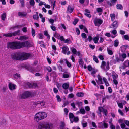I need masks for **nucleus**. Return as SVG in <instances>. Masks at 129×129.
Wrapping results in <instances>:
<instances>
[{"label": "nucleus", "mask_w": 129, "mask_h": 129, "mask_svg": "<svg viewBox=\"0 0 129 129\" xmlns=\"http://www.w3.org/2000/svg\"><path fill=\"white\" fill-rule=\"evenodd\" d=\"M47 70L49 72H51L52 71L51 68L50 67H48L47 68Z\"/></svg>", "instance_id": "nucleus-60"}, {"label": "nucleus", "mask_w": 129, "mask_h": 129, "mask_svg": "<svg viewBox=\"0 0 129 129\" xmlns=\"http://www.w3.org/2000/svg\"><path fill=\"white\" fill-rule=\"evenodd\" d=\"M64 43H70L71 41H70V40L68 39H66L65 40H64Z\"/></svg>", "instance_id": "nucleus-54"}, {"label": "nucleus", "mask_w": 129, "mask_h": 129, "mask_svg": "<svg viewBox=\"0 0 129 129\" xmlns=\"http://www.w3.org/2000/svg\"><path fill=\"white\" fill-rule=\"evenodd\" d=\"M89 47L91 48L92 49H94L95 46L94 45H93L91 44H90L89 45Z\"/></svg>", "instance_id": "nucleus-63"}, {"label": "nucleus", "mask_w": 129, "mask_h": 129, "mask_svg": "<svg viewBox=\"0 0 129 129\" xmlns=\"http://www.w3.org/2000/svg\"><path fill=\"white\" fill-rule=\"evenodd\" d=\"M110 127L111 129H115V127L113 124H111V125H110Z\"/></svg>", "instance_id": "nucleus-51"}, {"label": "nucleus", "mask_w": 129, "mask_h": 129, "mask_svg": "<svg viewBox=\"0 0 129 129\" xmlns=\"http://www.w3.org/2000/svg\"><path fill=\"white\" fill-rule=\"evenodd\" d=\"M35 2L34 0H30V4L31 6H34L35 4Z\"/></svg>", "instance_id": "nucleus-49"}, {"label": "nucleus", "mask_w": 129, "mask_h": 129, "mask_svg": "<svg viewBox=\"0 0 129 129\" xmlns=\"http://www.w3.org/2000/svg\"><path fill=\"white\" fill-rule=\"evenodd\" d=\"M39 18L38 15H34L33 16V18L35 20H38Z\"/></svg>", "instance_id": "nucleus-39"}, {"label": "nucleus", "mask_w": 129, "mask_h": 129, "mask_svg": "<svg viewBox=\"0 0 129 129\" xmlns=\"http://www.w3.org/2000/svg\"><path fill=\"white\" fill-rule=\"evenodd\" d=\"M111 26L113 28H116L118 26V22L117 21H115L112 24Z\"/></svg>", "instance_id": "nucleus-11"}, {"label": "nucleus", "mask_w": 129, "mask_h": 129, "mask_svg": "<svg viewBox=\"0 0 129 129\" xmlns=\"http://www.w3.org/2000/svg\"><path fill=\"white\" fill-rule=\"evenodd\" d=\"M110 16L111 18V20L112 21H113L115 19V14L114 13L111 14H110Z\"/></svg>", "instance_id": "nucleus-25"}, {"label": "nucleus", "mask_w": 129, "mask_h": 129, "mask_svg": "<svg viewBox=\"0 0 129 129\" xmlns=\"http://www.w3.org/2000/svg\"><path fill=\"white\" fill-rule=\"evenodd\" d=\"M7 88V86H3V87L2 89V91L3 92H4L6 91Z\"/></svg>", "instance_id": "nucleus-64"}, {"label": "nucleus", "mask_w": 129, "mask_h": 129, "mask_svg": "<svg viewBox=\"0 0 129 129\" xmlns=\"http://www.w3.org/2000/svg\"><path fill=\"white\" fill-rule=\"evenodd\" d=\"M21 98L23 99H25L27 97L26 95L25 94V92H24L21 95Z\"/></svg>", "instance_id": "nucleus-34"}, {"label": "nucleus", "mask_w": 129, "mask_h": 129, "mask_svg": "<svg viewBox=\"0 0 129 129\" xmlns=\"http://www.w3.org/2000/svg\"><path fill=\"white\" fill-rule=\"evenodd\" d=\"M14 76L15 78L17 79L18 78L20 77V75L19 74L16 73L14 75Z\"/></svg>", "instance_id": "nucleus-36"}, {"label": "nucleus", "mask_w": 129, "mask_h": 129, "mask_svg": "<svg viewBox=\"0 0 129 129\" xmlns=\"http://www.w3.org/2000/svg\"><path fill=\"white\" fill-rule=\"evenodd\" d=\"M120 126L122 128L124 129L125 127V125L124 123H122L121 124Z\"/></svg>", "instance_id": "nucleus-58"}, {"label": "nucleus", "mask_w": 129, "mask_h": 129, "mask_svg": "<svg viewBox=\"0 0 129 129\" xmlns=\"http://www.w3.org/2000/svg\"><path fill=\"white\" fill-rule=\"evenodd\" d=\"M20 30H18L13 33H10L6 34H4L3 36H5L6 37H11L17 35H19L20 33Z\"/></svg>", "instance_id": "nucleus-4"}, {"label": "nucleus", "mask_w": 129, "mask_h": 129, "mask_svg": "<svg viewBox=\"0 0 129 129\" xmlns=\"http://www.w3.org/2000/svg\"><path fill=\"white\" fill-rule=\"evenodd\" d=\"M26 85L28 86V87L29 88H31L33 87L32 83H30L28 82L26 83Z\"/></svg>", "instance_id": "nucleus-43"}, {"label": "nucleus", "mask_w": 129, "mask_h": 129, "mask_svg": "<svg viewBox=\"0 0 129 129\" xmlns=\"http://www.w3.org/2000/svg\"><path fill=\"white\" fill-rule=\"evenodd\" d=\"M94 23L95 26H99L102 23L103 21L100 19L96 18L94 20Z\"/></svg>", "instance_id": "nucleus-8"}, {"label": "nucleus", "mask_w": 129, "mask_h": 129, "mask_svg": "<svg viewBox=\"0 0 129 129\" xmlns=\"http://www.w3.org/2000/svg\"><path fill=\"white\" fill-rule=\"evenodd\" d=\"M108 53L110 55H112L113 54L112 51L110 49L108 48L107 49Z\"/></svg>", "instance_id": "nucleus-23"}, {"label": "nucleus", "mask_w": 129, "mask_h": 129, "mask_svg": "<svg viewBox=\"0 0 129 129\" xmlns=\"http://www.w3.org/2000/svg\"><path fill=\"white\" fill-rule=\"evenodd\" d=\"M93 59L94 60L96 63H98L99 61L98 59L97 58V57L95 56H93Z\"/></svg>", "instance_id": "nucleus-41"}, {"label": "nucleus", "mask_w": 129, "mask_h": 129, "mask_svg": "<svg viewBox=\"0 0 129 129\" xmlns=\"http://www.w3.org/2000/svg\"><path fill=\"white\" fill-rule=\"evenodd\" d=\"M104 110V109L101 107H98V110L99 111V112L98 113L99 114L101 115V112H103V111Z\"/></svg>", "instance_id": "nucleus-32"}, {"label": "nucleus", "mask_w": 129, "mask_h": 129, "mask_svg": "<svg viewBox=\"0 0 129 129\" xmlns=\"http://www.w3.org/2000/svg\"><path fill=\"white\" fill-rule=\"evenodd\" d=\"M80 112L83 114H84L85 113V110L84 109H81L80 110Z\"/></svg>", "instance_id": "nucleus-38"}, {"label": "nucleus", "mask_w": 129, "mask_h": 129, "mask_svg": "<svg viewBox=\"0 0 129 129\" xmlns=\"http://www.w3.org/2000/svg\"><path fill=\"white\" fill-rule=\"evenodd\" d=\"M78 19H75L73 22V23L74 25H75L78 22Z\"/></svg>", "instance_id": "nucleus-50"}, {"label": "nucleus", "mask_w": 129, "mask_h": 129, "mask_svg": "<svg viewBox=\"0 0 129 129\" xmlns=\"http://www.w3.org/2000/svg\"><path fill=\"white\" fill-rule=\"evenodd\" d=\"M125 67H127L129 66V60L125 61L123 63Z\"/></svg>", "instance_id": "nucleus-28"}, {"label": "nucleus", "mask_w": 129, "mask_h": 129, "mask_svg": "<svg viewBox=\"0 0 129 129\" xmlns=\"http://www.w3.org/2000/svg\"><path fill=\"white\" fill-rule=\"evenodd\" d=\"M69 77V75L68 74H64L63 75V78H67Z\"/></svg>", "instance_id": "nucleus-44"}, {"label": "nucleus", "mask_w": 129, "mask_h": 129, "mask_svg": "<svg viewBox=\"0 0 129 129\" xmlns=\"http://www.w3.org/2000/svg\"><path fill=\"white\" fill-rule=\"evenodd\" d=\"M39 38V39H43L44 36L41 33H39L38 34Z\"/></svg>", "instance_id": "nucleus-47"}, {"label": "nucleus", "mask_w": 129, "mask_h": 129, "mask_svg": "<svg viewBox=\"0 0 129 129\" xmlns=\"http://www.w3.org/2000/svg\"><path fill=\"white\" fill-rule=\"evenodd\" d=\"M103 80L106 86H108L109 85V84L108 82L107 79L105 77H103Z\"/></svg>", "instance_id": "nucleus-21"}, {"label": "nucleus", "mask_w": 129, "mask_h": 129, "mask_svg": "<svg viewBox=\"0 0 129 129\" xmlns=\"http://www.w3.org/2000/svg\"><path fill=\"white\" fill-rule=\"evenodd\" d=\"M99 38V36H96L93 38L92 39L94 41V42L95 43H96L98 42Z\"/></svg>", "instance_id": "nucleus-20"}, {"label": "nucleus", "mask_w": 129, "mask_h": 129, "mask_svg": "<svg viewBox=\"0 0 129 129\" xmlns=\"http://www.w3.org/2000/svg\"><path fill=\"white\" fill-rule=\"evenodd\" d=\"M73 10L74 8H72L69 5L67 12V13H71L73 11Z\"/></svg>", "instance_id": "nucleus-14"}, {"label": "nucleus", "mask_w": 129, "mask_h": 129, "mask_svg": "<svg viewBox=\"0 0 129 129\" xmlns=\"http://www.w3.org/2000/svg\"><path fill=\"white\" fill-rule=\"evenodd\" d=\"M6 13H4L1 16V18L3 20H5L6 17Z\"/></svg>", "instance_id": "nucleus-24"}, {"label": "nucleus", "mask_w": 129, "mask_h": 129, "mask_svg": "<svg viewBox=\"0 0 129 129\" xmlns=\"http://www.w3.org/2000/svg\"><path fill=\"white\" fill-rule=\"evenodd\" d=\"M124 122L129 127V121L125 120L124 121Z\"/></svg>", "instance_id": "nucleus-53"}, {"label": "nucleus", "mask_w": 129, "mask_h": 129, "mask_svg": "<svg viewBox=\"0 0 129 129\" xmlns=\"http://www.w3.org/2000/svg\"><path fill=\"white\" fill-rule=\"evenodd\" d=\"M38 43H39L41 44V46H44V42L43 41H38Z\"/></svg>", "instance_id": "nucleus-57"}, {"label": "nucleus", "mask_w": 129, "mask_h": 129, "mask_svg": "<svg viewBox=\"0 0 129 129\" xmlns=\"http://www.w3.org/2000/svg\"><path fill=\"white\" fill-rule=\"evenodd\" d=\"M69 86V83H64L62 85L63 88L65 90L68 89Z\"/></svg>", "instance_id": "nucleus-12"}, {"label": "nucleus", "mask_w": 129, "mask_h": 129, "mask_svg": "<svg viewBox=\"0 0 129 129\" xmlns=\"http://www.w3.org/2000/svg\"><path fill=\"white\" fill-rule=\"evenodd\" d=\"M112 75L113 80L116 79L117 78L118 75L114 71H113L112 72Z\"/></svg>", "instance_id": "nucleus-13"}, {"label": "nucleus", "mask_w": 129, "mask_h": 129, "mask_svg": "<svg viewBox=\"0 0 129 129\" xmlns=\"http://www.w3.org/2000/svg\"><path fill=\"white\" fill-rule=\"evenodd\" d=\"M101 68L105 71L108 70L109 69V67L108 65H107L106 63L104 61H102L101 66Z\"/></svg>", "instance_id": "nucleus-5"}, {"label": "nucleus", "mask_w": 129, "mask_h": 129, "mask_svg": "<svg viewBox=\"0 0 129 129\" xmlns=\"http://www.w3.org/2000/svg\"><path fill=\"white\" fill-rule=\"evenodd\" d=\"M81 36L82 38L85 39V41L86 42H87L88 39L86 36V34L85 33H82L81 34Z\"/></svg>", "instance_id": "nucleus-19"}, {"label": "nucleus", "mask_w": 129, "mask_h": 129, "mask_svg": "<svg viewBox=\"0 0 129 129\" xmlns=\"http://www.w3.org/2000/svg\"><path fill=\"white\" fill-rule=\"evenodd\" d=\"M52 126L50 124H40L38 127L39 128L41 129L42 128H44L45 129H51L52 127Z\"/></svg>", "instance_id": "nucleus-6"}, {"label": "nucleus", "mask_w": 129, "mask_h": 129, "mask_svg": "<svg viewBox=\"0 0 129 129\" xmlns=\"http://www.w3.org/2000/svg\"><path fill=\"white\" fill-rule=\"evenodd\" d=\"M28 37L25 36H20L18 39L20 40H24L28 38Z\"/></svg>", "instance_id": "nucleus-17"}, {"label": "nucleus", "mask_w": 129, "mask_h": 129, "mask_svg": "<svg viewBox=\"0 0 129 129\" xmlns=\"http://www.w3.org/2000/svg\"><path fill=\"white\" fill-rule=\"evenodd\" d=\"M31 55L27 53H17L11 55L12 58L13 59L16 60H24L28 59L31 57Z\"/></svg>", "instance_id": "nucleus-2"}, {"label": "nucleus", "mask_w": 129, "mask_h": 129, "mask_svg": "<svg viewBox=\"0 0 129 129\" xmlns=\"http://www.w3.org/2000/svg\"><path fill=\"white\" fill-rule=\"evenodd\" d=\"M60 34L58 33H57L56 32H55V33L54 34V37L58 38L60 36Z\"/></svg>", "instance_id": "nucleus-37"}, {"label": "nucleus", "mask_w": 129, "mask_h": 129, "mask_svg": "<svg viewBox=\"0 0 129 129\" xmlns=\"http://www.w3.org/2000/svg\"><path fill=\"white\" fill-rule=\"evenodd\" d=\"M121 55L122 58V59H123L124 60V59L126 57V55L125 53H123Z\"/></svg>", "instance_id": "nucleus-46"}, {"label": "nucleus", "mask_w": 129, "mask_h": 129, "mask_svg": "<svg viewBox=\"0 0 129 129\" xmlns=\"http://www.w3.org/2000/svg\"><path fill=\"white\" fill-rule=\"evenodd\" d=\"M127 45H123L120 47L121 51L122 52H124L127 48Z\"/></svg>", "instance_id": "nucleus-15"}, {"label": "nucleus", "mask_w": 129, "mask_h": 129, "mask_svg": "<svg viewBox=\"0 0 129 129\" xmlns=\"http://www.w3.org/2000/svg\"><path fill=\"white\" fill-rule=\"evenodd\" d=\"M16 86L14 84H12L11 83H10L9 84V89L11 90H13L15 89Z\"/></svg>", "instance_id": "nucleus-10"}, {"label": "nucleus", "mask_w": 129, "mask_h": 129, "mask_svg": "<svg viewBox=\"0 0 129 129\" xmlns=\"http://www.w3.org/2000/svg\"><path fill=\"white\" fill-rule=\"evenodd\" d=\"M98 80H96L97 83L99 85L103 84V83L102 81V78L99 75H98Z\"/></svg>", "instance_id": "nucleus-9"}, {"label": "nucleus", "mask_w": 129, "mask_h": 129, "mask_svg": "<svg viewBox=\"0 0 129 129\" xmlns=\"http://www.w3.org/2000/svg\"><path fill=\"white\" fill-rule=\"evenodd\" d=\"M52 49L54 50V52H55L56 50V48L55 45H52Z\"/></svg>", "instance_id": "nucleus-56"}, {"label": "nucleus", "mask_w": 129, "mask_h": 129, "mask_svg": "<svg viewBox=\"0 0 129 129\" xmlns=\"http://www.w3.org/2000/svg\"><path fill=\"white\" fill-rule=\"evenodd\" d=\"M103 80L106 86H108L109 85V84L108 82L107 79L105 77H103Z\"/></svg>", "instance_id": "nucleus-22"}, {"label": "nucleus", "mask_w": 129, "mask_h": 129, "mask_svg": "<svg viewBox=\"0 0 129 129\" xmlns=\"http://www.w3.org/2000/svg\"><path fill=\"white\" fill-rule=\"evenodd\" d=\"M76 95L78 97H82L84 95V93L83 92H78L77 94Z\"/></svg>", "instance_id": "nucleus-29"}, {"label": "nucleus", "mask_w": 129, "mask_h": 129, "mask_svg": "<svg viewBox=\"0 0 129 129\" xmlns=\"http://www.w3.org/2000/svg\"><path fill=\"white\" fill-rule=\"evenodd\" d=\"M27 96V97L31 96L32 95V93L31 92L28 91L25 92Z\"/></svg>", "instance_id": "nucleus-33"}, {"label": "nucleus", "mask_w": 129, "mask_h": 129, "mask_svg": "<svg viewBox=\"0 0 129 129\" xmlns=\"http://www.w3.org/2000/svg\"><path fill=\"white\" fill-rule=\"evenodd\" d=\"M116 60L118 62H119V61H121L122 62L124 61L123 59H121L120 58H116Z\"/></svg>", "instance_id": "nucleus-61"}, {"label": "nucleus", "mask_w": 129, "mask_h": 129, "mask_svg": "<svg viewBox=\"0 0 129 129\" xmlns=\"http://www.w3.org/2000/svg\"><path fill=\"white\" fill-rule=\"evenodd\" d=\"M32 45L28 41L22 42H13L10 43L8 44V47L12 49H18L24 47H30Z\"/></svg>", "instance_id": "nucleus-1"}, {"label": "nucleus", "mask_w": 129, "mask_h": 129, "mask_svg": "<svg viewBox=\"0 0 129 129\" xmlns=\"http://www.w3.org/2000/svg\"><path fill=\"white\" fill-rule=\"evenodd\" d=\"M103 125L105 128H107L108 126V124L105 122L104 123Z\"/></svg>", "instance_id": "nucleus-52"}, {"label": "nucleus", "mask_w": 129, "mask_h": 129, "mask_svg": "<svg viewBox=\"0 0 129 129\" xmlns=\"http://www.w3.org/2000/svg\"><path fill=\"white\" fill-rule=\"evenodd\" d=\"M27 70L31 72H33L34 70V68L31 66L28 67L27 69Z\"/></svg>", "instance_id": "nucleus-30"}, {"label": "nucleus", "mask_w": 129, "mask_h": 129, "mask_svg": "<svg viewBox=\"0 0 129 129\" xmlns=\"http://www.w3.org/2000/svg\"><path fill=\"white\" fill-rule=\"evenodd\" d=\"M18 14L19 16L21 17H25L27 15L26 13H24L22 12H18Z\"/></svg>", "instance_id": "nucleus-18"}, {"label": "nucleus", "mask_w": 129, "mask_h": 129, "mask_svg": "<svg viewBox=\"0 0 129 129\" xmlns=\"http://www.w3.org/2000/svg\"><path fill=\"white\" fill-rule=\"evenodd\" d=\"M72 51V53L74 54H75L77 53V51L76 49L74 48H73L72 49H71Z\"/></svg>", "instance_id": "nucleus-45"}, {"label": "nucleus", "mask_w": 129, "mask_h": 129, "mask_svg": "<svg viewBox=\"0 0 129 129\" xmlns=\"http://www.w3.org/2000/svg\"><path fill=\"white\" fill-rule=\"evenodd\" d=\"M47 116V114L45 112H42L41 113H38L35 115V119L36 121L38 122L40 120H41L43 119L46 118Z\"/></svg>", "instance_id": "nucleus-3"}, {"label": "nucleus", "mask_w": 129, "mask_h": 129, "mask_svg": "<svg viewBox=\"0 0 129 129\" xmlns=\"http://www.w3.org/2000/svg\"><path fill=\"white\" fill-rule=\"evenodd\" d=\"M62 52L64 54L69 55L70 54V52L69 51L68 47L67 46H64L62 48Z\"/></svg>", "instance_id": "nucleus-7"}, {"label": "nucleus", "mask_w": 129, "mask_h": 129, "mask_svg": "<svg viewBox=\"0 0 129 129\" xmlns=\"http://www.w3.org/2000/svg\"><path fill=\"white\" fill-rule=\"evenodd\" d=\"M69 118H73L74 115L73 113H70L69 114Z\"/></svg>", "instance_id": "nucleus-48"}, {"label": "nucleus", "mask_w": 129, "mask_h": 129, "mask_svg": "<svg viewBox=\"0 0 129 129\" xmlns=\"http://www.w3.org/2000/svg\"><path fill=\"white\" fill-rule=\"evenodd\" d=\"M117 8L118 9L122 10L123 7L122 5L120 4H117L116 5Z\"/></svg>", "instance_id": "nucleus-26"}, {"label": "nucleus", "mask_w": 129, "mask_h": 129, "mask_svg": "<svg viewBox=\"0 0 129 129\" xmlns=\"http://www.w3.org/2000/svg\"><path fill=\"white\" fill-rule=\"evenodd\" d=\"M103 112L105 116H106L107 115L108 112L106 109H104V110H103Z\"/></svg>", "instance_id": "nucleus-42"}, {"label": "nucleus", "mask_w": 129, "mask_h": 129, "mask_svg": "<svg viewBox=\"0 0 129 129\" xmlns=\"http://www.w3.org/2000/svg\"><path fill=\"white\" fill-rule=\"evenodd\" d=\"M44 34L47 37V38L49 39L50 38V36L48 34L47 31H44Z\"/></svg>", "instance_id": "nucleus-31"}, {"label": "nucleus", "mask_w": 129, "mask_h": 129, "mask_svg": "<svg viewBox=\"0 0 129 129\" xmlns=\"http://www.w3.org/2000/svg\"><path fill=\"white\" fill-rule=\"evenodd\" d=\"M65 60L66 61V63L67 66L69 67H71V64L68 61L67 59H65Z\"/></svg>", "instance_id": "nucleus-40"}, {"label": "nucleus", "mask_w": 129, "mask_h": 129, "mask_svg": "<svg viewBox=\"0 0 129 129\" xmlns=\"http://www.w3.org/2000/svg\"><path fill=\"white\" fill-rule=\"evenodd\" d=\"M32 35L33 37H34L35 35V30H34L33 28H32Z\"/></svg>", "instance_id": "nucleus-55"}, {"label": "nucleus", "mask_w": 129, "mask_h": 129, "mask_svg": "<svg viewBox=\"0 0 129 129\" xmlns=\"http://www.w3.org/2000/svg\"><path fill=\"white\" fill-rule=\"evenodd\" d=\"M76 105H78V107L80 108L81 106H82V102H77L75 103Z\"/></svg>", "instance_id": "nucleus-35"}, {"label": "nucleus", "mask_w": 129, "mask_h": 129, "mask_svg": "<svg viewBox=\"0 0 129 129\" xmlns=\"http://www.w3.org/2000/svg\"><path fill=\"white\" fill-rule=\"evenodd\" d=\"M53 91L54 93H57L58 92V89L55 88H53Z\"/></svg>", "instance_id": "nucleus-62"}, {"label": "nucleus", "mask_w": 129, "mask_h": 129, "mask_svg": "<svg viewBox=\"0 0 129 129\" xmlns=\"http://www.w3.org/2000/svg\"><path fill=\"white\" fill-rule=\"evenodd\" d=\"M79 58L80 59H78V62L79 64L83 67V64L84 63V62L83 60L82 59L81 57H80Z\"/></svg>", "instance_id": "nucleus-16"}, {"label": "nucleus", "mask_w": 129, "mask_h": 129, "mask_svg": "<svg viewBox=\"0 0 129 129\" xmlns=\"http://www.w3.org/2000/svg\"><path fill=\"white\" fill-rule=\"evenodd\" d=\"M56 98H57V100L58 102H60L61 101V99L59 96L58 95H57L56 96Z\"/></svg>", "instance_id": "nucleus-59"}, {"label": "nucleus", "mask_w": 129, "mask_h": 129, "mask_svg": "<svg viewBox=\"0 0 129 129\" xmlns=\"http://www.w3.org/2000/svg\"><path fill=\"white\" fill-rule=\"evenodd\" d=\"M119 42L118 40H116L114 41V46L115 47H117L119 44Z\"/></svg>", "instance_id": "nucleus-27"}]
</instances>
